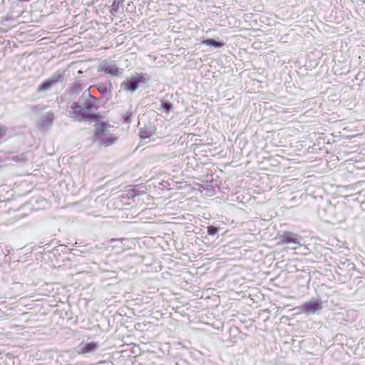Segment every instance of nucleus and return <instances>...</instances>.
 <instances>
[{
    "mask_svg": "<svg viewBox=\"0 0 365 365\" xmlns=\"http://www.w3.org/2000/svg\"><path fill=\"white\" fill-rule=\"evenodd\" d=\"M173 104L170 101L162 100L160 101V107L159 109L168 113L170 110L173 109Z\"/></svg>",
    "mask_w": 365,
    "mask_h": 365,
    "instance_id": "obj_14",
    "label": "nucleus"
},
{
    "mask_svg": "<svg viewBox=\"0 0 365 365\" xmlns=\"http://www.w3.org/2000/svg\"><path fill=\"white\" fill-rule=\"evenodd\" d=\"M117 141V138L113 137L110 133H107L97 138H94L93 142L99 145L105 147L110 146Z\"/></svg>",
    "mask_w": 365,
    "mask_h": 365,
    "instance_id": "obj_9",
    "label": "nucleus"
},
{
    "mask_svg": "<svg viewBox=\"0 0 365 365\" xmlns=\"http://www.w3.org/2000/svg\"><path fill=\"white\" fill-rule=\"evenodd\" d=\"M145 73H136L127 78L120 83V89L125 91L133 93L135 91L141 83H146L149 78H146Z\"/></svg>",
    "mask_w": 365,
    "mask_h": 365,
    "instance_id": "obj_2",
    "label": "nucleus"
},
{
    "mask_svg": "<svg viewBox=\"0 0 365 365\" xmlns=\"http://www.w3.org/2000/svg\"><path fill=\"white\" fill-rule=\"evenodd\" d=\"M96 101V98H93L88 91H84L78 101L71 105L73 118L77 121L98 122L100 119L99 115L93 113Z\"/></svg>",
    "mask_w": 365,
    "mask_h": 365,
    "instance_id": "obj_1",
    "label": "nucleus"
},
{
    "mask_svg": "<svg viewBox=\"0 0 365 365\" xmlns=\"http://www.w3.org/2000/svg\"><path fill=\"white\" fill-rule=\"evenodd\" d=\"M132 192H133V194H132L133 197L135 196V190H133Z\"/></svg>",
    "mask_w": 365,
    "mask_h": 365,
    "instance_id": "obj_21",
    "label": "nucleus"
},
{
    "mask_svg": "<svg viewBox=\"0 0 365 365\" xmlns=\"http://www.w3.org/2000/svg\"><path fill=\"white\" fill-rule=\"evenodd\" d=\"M132 113H127L126 115L123 117V120L125 123H130L131 121Z\"/></svg>",
    "mask_w": 365,
    "mask_h": 365,
    "instance_id": "obj_19",
    "label": "nucleus"
},
{
    "mask_svg": "<svg viewBox=\"0 0 365 365\" xmlns=\"http://www.w3.org/2000/svg\"><path fill=\"white\" fill-rule=\"evenodd\" d=\"M118 4L114 1L111 6L110 13L112 15H115L118 12Z\"/></svg>",
    "mask_w": 365,
    "mask_h": 365,
    "instance_id": "obj_18",
    "label": "nucleus"
},
{
    "mask_svg": "<svg viewBox=\"0 0 365 365\" xmlns=\"http://www.w3.org/2000/svg\"><path fill=\"white\" fill-rule=\"evenodd\" d=\"M218 230L219 228L214 225H210L207 227V233L210 235L214 236L217 233Z\"/></svg>",
    "mask_w": 365,
    "mask_h": 365,
    "instance_id": "obj_17",
    "label": "nucleus"
},
{
    "mask_svg": "<svg viewBox=\"0 0 365 365\" xmlns=\"http://www.w3.org/2000/svg\"><path fill=\"white\" fill-rule=\"evenodd\" d=\"M201 43L205 44L209 46H212L214 48H222L225 45V43L220 41H217L214 38L203 39L201 41Z\"/></svg>",
    "mask_w": 365,
    "mask_h": 365,
    "instance_id": "obj_13",
    "label": "nucleus"
},
{
    "mask_svg": "<svg viewBox=\"0 0 365 365\" xmlns=\"http://www.w3.org/2000/svg\"><path fill=\"white\" fill-rule=\"evenodd\" d=\"M78 347L79 353L81 354L93 353L97 350V349L99 347V344L94 341L88 343L81 342Z\"/></svg>",
    "mask_w": 365,
    "mask_h": 365,
    "instance_id": "obj_10",
    "label": "nucleus"
},
{
    "mask_svg": "<svg viewBox=\"0 0 365 365\" xmlns=\"http://www.w3.org/2000/svg\"><path fill=\"white\" fill-rule=\"evenodd\" d=\"M81 90V85L77 82L73 83L70 87V91L73 93H78Z\"/></svg>",
    "mask_w": 365,
    "mask_h": 365,
    "instance_id": "obj_15",
    "label": "nucleus"
},
{
    "mask_svg": "<svg viewBox=\"0 0 365 365\" xmlns=\"http://www.w3.org/2000/svg\"><path fill=\"white\" fill-rule=\"evenodd\" d=\"M54 114L53 112H47L40 118V122L43 125H51L53 120Z\"/></svg>",
    "mask_w": 365,
    "mask_h": 365,
    "instance_id": "obj_12",
    "label": "nucleus"
},
{
    "mask_svg": "<svg viewBox=\"0 0 365 365\" xmlns=\"http://www.w3.org/2000/svg\"><path fill=\"white\" fill-rule=\"evenodd\" d=\"M94 86L101 93L102 96L106 98V101L111 98L113 87L112 83L110 81L98 83Z\"/></svg>",
    "mask_w": 365,
    "mask_h": 365,
    "instance_id": "obj_8",
    "label": "nucleus"
},
{
    "mask_svg": "<svg viewBox=\"0 0 365 365\" xmlns=\"http://www.w3.org/2000/svg\"><path fill=\"white\" fill-rule=\"evenodd\" d=\"M98 71L108 73L113 76H118L120 73L115 63L111 60L102 61L98 66Z\"/></svg>",
    "mask_w": 365,
    "mask_h": 365,
    "instance_id": "obj_5",
    "label": "nucleus"
},
{
    "mask_svg": "<svg viewBox=\"0 0 365 365\" xmlns=\"http://www.w3.org/2000/svg\"><path fill=\"white\" fill-rule=\"evenodd\" d=\"M154 131L153 128H150L148 131L145 130H140V136L141 138H148L150 136H151L153 134Z\"/></svg>",
    "mask_w": 365,
    "mask_h": 365,
    "instance_id": "obj_16",
    "label": "nucleus"
},
{
    "mask_svg": "<svg viewBox=\"0 0 365 365\" xmlns=\"http://www.w3.org/2000/svg\"><path fill=\"white\" fill-rule=\"evenodd\" d=\"M279 239L282 244H300L302 240L301 235L292 232H283L282 234L279 235Z\"/></svg>",
    "mask_w": 365,
    "mask_h": 365,
    "instance_id": "obj_6",
    "label": "nucleus"
},
{
    "mask_svg": "<svg viewBox=\"0 0 365 365\" xmlns=\"http://www.w3.org/2000/svg\"><path fill=\"white\" fill-rule=\"evenodd\" d=\"M6 133V129L0 127V140L4 136Z\"/></svg>",
    "mask_w": 365,
    "mask_h": 365,
    "instance_id": "obj_20",
    "label": "nucleus"
},
{
    "mask_svg": "<svg viewBox=\"0 0 365 365\" xmlns=\"http://www.w3.org/2000/svg\"><path fill=\"white\" fill-rule=\"evenodd\" d=\"M95 138H97L100 137L101 135H103L107 133L108 127H110V125L106 122H100L99 120L98 122H95Z\"/></svg>",
    "mask_w": 365,
    "mask_h": 365,
    "instance_id": "obj_11",
    "label": "nucleus"
},
{
    "mask_svg": "<svg viewBox=\"0 0 365 365\" xmlns=\"http://www.w3.org/2000/svg\"><path fill=\"white\" fill-rule=\"evenodd\" d=\"M61 75L58 73H55L49 78L43 81L40 85L36 88V91L38 93L43 92L50 89L53 86L56 85L61 80Z\"/></svg>",
    "mask_w": 365,
    "mask_h": 365,
    "instance_id": "obj_7",
    "label": "nucleus"
},
{
    "mask_svg": "<svg viewBox=\"0 0 365 365\" xmlns=\"http://www.w3.org/2000/svg\"><path fill=\"white\" fill-rule=\"evenodd\" d=\"M322 304L321 299L313 297L300 307L301 312L306 315L314 314L322 309Z\"/></svg>",
    "mask_w": 365,
    "mask_h": 365,
    "instance_id": "obj_3",
    "label": "nucleus"
},
{
    "mask_svg": "<svg viewBox=\"0 0 365 365\" xmlns=\"http://www.w3.org/2000/svg\"><path fill=\"white\" fill-rule=\"evenodd\" d=\"M110 243L115 244L113 245V249H118L120 252H122L130 250L135 245V240L133 238H111Z\"/></svg>",
    "mask_w": 365,
    "mask_h": 365,
    "instance_id": "obj_4",
    "label": "nucleus"
}]
</instances>
